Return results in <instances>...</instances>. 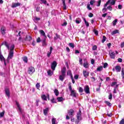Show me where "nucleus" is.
<instances>
[{
	"label": "nucleus",
	"instance_id": "f257e3e1",
	"mask_svg": "<svg viewBox=\"0 0 124 124\" xmlns=\"http://www.w3.org/2000/svg\"><path fill=\"white\" fill-rule=\"evenodd\" d=\"M69 90L71 93V96H73V97H76V96H77V93H76V91L72 90V87L71 85L69 86Z\"/></svg>",
	"mask_w": 124,
	"mask_h": 124
},
{
	"label": "nucleus",
	"instance_id": "f03ea898",
	"mask_svg": "<svg viewBox=\"0 0 124 124\" xmlns=\"http://www.w3.org/2000/svg\"><path fill=\"white\" fill-rule=\"evenodd\" d=\"M117 0H108L104 5V7H107V5L110 3L111 5H115Z\"/></svg>",
	"mask_w": 124,
	"mask_h": 124
},
{
	"label": "nucleus",
	"instance_id": "7ed1b4c3",
	"mask_svg": "<svg viewBox=\"0 0 124 124\" xmlns=\"http://www.w3.org/2000/svg\"><path fill=\"white\" fill-rule=\"evenodd\" d=\"M35 71V69H34V67L32 66H31L28 68V73L30 74V75H32V74H33Z\"/></svg>",
	"mask_w": 124,
	"mask_h": 124
},
{
	"label": "nucleus",
	"instance_id": "20e7f679",
	"mask_svg": "<svg viewBox=\"0 0 124 124\" xmlns=\"http://www.w3.org/2000/svg\"><path fill=\"white\" fill-rule=\"evenodd\" d=\"M5 93L6 95L8 96V98L10 97V91H9V88H5Z\"/></svg>",
	"mask_w": 124,
	"mask_h": 124
},
{
	"label": "nucleus",
	"instance_id": "39448f33",
	"mask_svg": "<svg viewBox=\"0 0 124 124\" xmlns=\"http://www.w3.org/2000/svg\"><path fill=\"white\" fill-rule=\"evenodd\" d=\"M68 114L70 118H72L74 116V110L73 109H70L68 111Z\"/></svg>",
	"mask_w": 124,
	"mask_h": 124
},
{
	"label": "nucleus",
	"instance_id": "423d86ee",
	"mask_svg": "<svg viewBox=\"0 0 124 124\" xmlns=\"http://www.w3.org/2000/svg\"><path fill=\"white\" fill-rule=\"evenodd\" d=\"M57 66V62L56 61H54L51 63V69L54 71L55 69H56V67Z\"/></svg>",
	"mask_w": 124,
	"mask_h": 124
},
{
	"label": "nucleus",
	"instance_id": "0eeeda50",
	"mask_svg": "<svg viewBox=\"0 0 124 124\" xmlns=\"http://www.w3.org/2000/svg\"><path fill=\"white\" fill-rule=\"evenodd\" d=\"M83 75L85 78H88V77H89V75H90V72L86 70H83Z\"/></svg>",
	"mask_w": 124,
	"mask_h": 124
},
{
	"label": "nucleus",
	"instance_id": "6e6552de",
	"mask_svg": "<svg viewBox=\"0 0 124 124\" xmlns=\"http://www.w3.org/2000/svg\"><path fill=\"white\" fill-rule=\"evenodd\" d=\"M14 54V51H10L9 52V55L7 58V60H9L10 59H12V58H13Z\"/></svg>",
	"mask_w": 124,
	"mask_h": 124
},
{
	"label": "nucleus",
	"instance_id": "1a4fd4ad",
	"mask_svg": "<svg viewBox=\"0 0 124 124\" xmlns=\"http://www.w3.org/2000/svg\"><path fill=\"white\" fill-rule=\"evenodd\" d=\"M0 31L3 35L5 34V31H6V28L4 26H2L0 29Z\"/></svg>",
	"mask_w": 124,
	"mask_h": 124
},
{
	"label": "nucleus",
	"instance_id": "9d476101",
	"mask_svg": "<svg viewBox=\"0 0 124 124\" xmlns=\"http://www.w3.org/2000/svg\"><path fill=\"white\" fill-rule=\"evenodd\" d=\"M16 102V105L18 111H19V112H20V113H22V108H21V106H20V104H19V102H18V101H15Z\"/></svg>",
	"mask_w": 124,
	"mask_h": 124
},
{
	"label": "nucleus",
	"instance_id": "9b49d317",
	"mask_svg": "<svg viewBox=\"0 0 124 124\" xmlns=\"http://www.w3.org/2000/svg\"><path fill=\"white\" fill-rule=\"evenodd\" d=\"M84 92L86 93H90V87L88 85H86L84 87Z\"/></svg>",
	"mask_w": 124,
	"mask_h": 124
},
{
	"label": "nucleus",
	"instance_id": "f8f14e48",
	"mask_svg": "<svg viewBox=\"0 0 124 124\" xmlns=\"http://www.w3.org/2000/svg\"><path fill=\"white\" fill-rule=\"evenodd\" d=\"M21 5V3L17 2V3H13L12 4V7L13 8H15V7H17V6H20Z\"/></svg>",
	"mask_w": 124,
	"mask_h": 124
},
{
	"label": "nucleus",
	"instance_id": "ddd939ff",
	"mask_svg": "<svg viewBox=\"0 0 124 124\" xmlns=\"http://www.w3.org/2000/svg\"><path fill=\"white\" fill-rule=\"evenodd\" d=\"M39 32L41 35H42V36H44V38H47V36L45 34V32H44L43 30H40Z\"/></svg>",
	"mask_w": 124,
	"mask_h": 124
},
{
	"label": "nucleus",
	"instance_id": "4468645a",
	"mask_svg": "<svg viewBox=\"0 0 124 124\" xmlns=\"http://www.w3.org/2000/svg\"><path fill=\"white\" fill-rule=\"evenodd\" d=\"M109 55L110 56V58L111 59H115V52H112V51H109Z\"/></svg>",
	"mask_w": 124,
	"mask_h": 124
},
{
	"label": "nucleus",
	"instance_id": "2eb2a0df",
	"mask_svg": "<svg viewBox=\"0 0 124 124\" xmlns=\"http://www.w3.org/2000/svg\"><path fill=\"white\" fill-rule=\"evenodd\" d=\"M64 78H65V75L62 74L59 76V80L62 82L64 80Z\"/></svg>",
	"mask_w": 124,
	"mask_h": 124
},
{
	"label": "nucleus",
	"instance_id": "dca6fc26",
	"mask_svg": "<svg viewBox=\"0 0 124 124\" xmlns=\"http://www.w3.org/2000/svg\"><path fill=\"white\" fill-rule=\"evenodd\" d=\"M0 60L1 61V62H4V63L5 65H6V62H5V59H4V57H3V56L2 55L0 54Z\"/></svg>",
	"mask_w": 124,
	"mask_h": 124
},
{
	"label": "nucleus",
	"instance_id": "f3484780",
	"mask_svg": "<svg viewBox=\"0 0 124 124\" xmlns=\"http://www.w3.org/2000/svg\"><path fill=\"white\" fill-rule=\"evenodd\" d=\"M61 73L64 75H65V73H66V68L65 67H63L61 70Z\"/></svg>",
	"mask_w": 124,
	"mask_h": 124
},
{
	"label": "nucleus",
	"instance_id": "a211bd4d",
	"mask_svg": "<svg viewBox=\"0 0 124 124\" xmlns=\"http://www.w3.org/2000/svg\"><path fill=\"white\" fill-rule=\"evenodd\" d=\"M85 60H86V59H84V62L85 61ZM83 66L85 68H89V62H84L83 63Z\"/></svg>",
	"mask_w": 124,
	"mask_h": 124
},
{
	"label": "nucleus",
	"instance_id": "6ab92c4d",
	"mask_svg": "<svg viewBox=\"0 0 124 124\" xmlns=\"http://www.w3.org/2000/svg\"><path fill=\"white\" fill-rule=\"evenodd\" d=\"M121 69H122V67H121L119 65H117L115 66V70H116L117 72H120L121 71Z\"/></svg>",
	"mask_w": 124,
	"mask_h": 124
},
{
	"label": "nucleus",
	"instance_id": "aec40b11",
	"mask_svg": "<svg viewBox=\"0 0 124 124\" xmlns=\"http://www.w3.org/2000/svg\"><path fill=\"white\" fill-rule=\"evenodd\" d=\"M47 75L48 76H52L54 74V72L51 70H49L47 71Z\"/></svg>",
	"mask_w": 124,
	"mask_h": 124
},
{
	"label": "nucleus",
	"instance_id": "412c9836",
	"mask_svg": "<svg viewBox=\"0 0 124 124\" xmlns=\"http://www.w3.org/2000/svg\"><path fill=\"white\" fill-rule=\"evenodd\" d=\"M42 43L43 46H47V44H46V38H44V39L42 40Z\"/></svg>",
	"mask_w": 124,
	"mask_h": 124
},
{
	"label": "nucleus",
	"instance_id": "4be33fe9",
	"mask_svg": "<svg viewBox=\"0 0 124 124\" xmlns=\"http://www.w3.org/2000/svg\"><path fill=\"white\" fill-rule=\"evenodd\" d=\"M119 33V30H116L113 31L111 33V35H114V34H117V33Z\"/></svg>",
	"mask_w": 124,
	"mask_h": 124
},
{
	"label": "nucleus",
	"instance_id": "5701e85b",
	"mask_svg": "<svg viewBox=\"0 0 124 124\" xmlns=\"http://www.w3.org/2000/svg\"><path fill=\"white\" fill-rule=\"evenodd\" d=\"M77 120L78 121H81V113L80 112L78 113L77 115Z\"/></svg>",
	"mask_w": 124,
	"mask_h": 124
},
{
	"label": "nucleus",
	"instance_id": "b1692460",
	"mask_svg": "<svg viewBox=\"0 0 124 124\" xmlns=\"http://www.w3.org/2000/svg\"><path fill=\"white\" fill-rule=\"evenodd\" d=\"M48 111H49V108H47L44 110V114L46 116L48 113Z\"/></svg>",
	"mask_w": 124,
	"mask_h": 124
},
{
	"label": "nucleus",
	"instance_id": "393cba45",
	"mask_svg": "<svg viewBox=\"0 0 124 124\" xmlns=\"http://www.w3.org/2000/svg\"><path fill=\"white\" fill-rule=\"evenodd\" d=\"M111 87H114V86H116L115 88H118L119 85L117 84V82H114L111 83L110 85Z\"/></svg>",
	"mask_w": 124,
	"mask_h": 124
},
{
	"label": "nucleus",
	"instance_id": "a878e982",
	"mask_svg": "<svg viewBox=\"0 0 124 124\" xmlns=\"http://www.w3.org/2000/svg\"><path fill=\"white\" fill-rule=\"evenodd\" d=\"M105 103H106V104H107L108 107H111V106H112V104H111V103H110L109 101H105Z\"/></svg>",
	"mask_w": 124,
	"mask_h": 124
},
{
	"label": "nucleus",
	"instance_id": "bb28decb",
	"mask_svg": "<svg viewBox=\"0 0 124 124\" xmlns=\"http://www.w3.org/2000/svg\"><path fill=\"white\" fill-rule=\"evenodd\" d=\"M82 22V20H81V18H78L76 19V24H80Z\"/></svg>",
	"mask_w": 124,
	"mask_h": 124
},
{
	"label": "nucleus",
	"instance_id": "cd10ccee",
	"mask_svg": "<svg viewBox=\"0 0 124 124\" xmlns=\"http://www.w3.org/2000/svg\"><path fill=\"white\" fill-rule=\"evenodd\" d=\"M54 93L55 95H56V96H58V95H59V94H60V93L59 92V90H58L57 89H55L54 91Z\"/></svg>",
	"mask_w": 124,
	"mask_h": 124
},
{
	"label": "nucleus",
	"instance_id": "c85d7f7f",
	"mask_svg": "<svg viewBox=\"0 0 124 124\" xmlns=\"http://www.w3.org/2000/svg\"><path fill=\"white\" fill-rule=\"evenodd\" d=\"M55 35L56 36L54 38V40H57V39H58L59 38H60V37H61L60 35H58V33H56Z\"/></svg>",
	"mask_w": 124,
	"mask_h": 124
},
{
	"label": "nucleus",
	"instance_id": "c756f323",
	"mask_svg": "<svg viewBox=\"0 0 124 124\" xmlns=\"http://www.w3.org/2000/svg\"><path fill=\"white\" fill-rule=\"evenodd\" d=\"M15 48V45H12L10 47V51H12V52H14Z\"/></svg>",
	"mask_w": 124,
	"mask_h": 124
},
{
	"label": "nucleus",
	"instance_id": "7c9ffc66",
	"mask_svg": "<svg viewBox=\"0 0 124 124\" xmlns=\"http://www.w3.org/2000/svg\"><path fill=\"white\" fill-rule=\"evenodd\" d=\"M103 69V67L100 66L97 68V71H101Z\"/></svg>",
	"mask_w": 124,
	"mask_h": 124
},
{
	"label": "nucleus",
	"instance_id": "2f4dec72",
	"mask_svg": "<svg viewBox=\"0 0 124 124\" xmlns=\"http://www.w3.org/2000/svg\"><path fill=\"white\" fill-rule=\"evenodd\" d=\"M41 98L43 99V100H47V97L46 95H42L41 96Z\"/></svg>",
	"mask_w": 124,
	"mask_h": 124
},
{
	"label": "nucleus",
	"instance_id": "473e14b6",
	"mask_svg": "<svg viewBox=\"0 0 124 124\" xmlns=\"http://www.w3.org/2000/svg\"><path fill=\"white\" fill-rule=\"evenodd\" d=\"M69 47H71V48H72L73 49L75 47V46H74V44L72 43H70L69 44Z\"/></svg>",
	"mask_w": 124,
	"mask_h": 124
},
{
	"label": "nucleus",
	"instance_id": "72a5a7b5",
	"mask_svg": "<svg viewBox=\"0 0 124 124\" xmlns=\"http://www.w3.org/2000/svg\"><path fill=\"white\" fill-rule=\"evenodd\" d=\"M117 23H118V20L115 19L112 22L113 26H116L117 25Z\"/></svg>",
	"mask_w": 124,
	"mask_h": 124
},
{
	"label": "nucleus",
	"instance_id": "f704fd0d",
	"mask_svg": "<svg viewBox=\"0 0 124 124\" xmlns=\"http://www.w3.org/2000/svg\"><path fill=\"white\" fill-rule=\"evenodd\" d=\"M23 60L24 61V62H28V58L27 57H23Z\"/></svg>",
	"mask_w": 124,
	"mask_h": 124
},
{
	"label": "nucleus",
	"instance_id": "c9c22d12",
	"mask_svg": "<svg viewBox=\"0 0 124 124\" xmlns=\"http://www.w3.org/2000/svg\"><path fill=\"white\" fill-rule=\"evenodd\" d=\"M106 41V37L105 36H103V39L102 40V43H104Z\"/></svg>",
	"mask_w": 124,
	"mask_h": 124
},
{
	"label": "nucleus",
	"instance_id": "e433bc0d",
	"mask_svg": "<svg viewBox=\"0 0 124 124\" xmlns=\"http://www.w3.org/2000/svg\"><path fill=\"white\" fill-rule=\"evenodd\" d=\"M78 92L79 93H83L84 92V89L82 87H79L78 88Z\"/></svg>",
	"mask_w": 124,
	"mask_h": 124
},
{
	"label": "nucleus",
	"instance_id": "4c0bfd02",
	"mask_svg": "<svg viewBox=\"0 0 124 124\" xmlns=\"http://www.w3.org/2000/svg\"><path fill=\"white\" fill-rule=\"evenodd\" d=\"M96 49H97V46H96V45H94L92 47V50L93 51H95Z\"/></svg>",
	"mask_w": 124,
	"mask_h": 124
},
{
	"label": "nucleus",
	"instance_id": "58836bf2",
	"mask_svg": "<svg viewBox=\"0 0 124 124\" xmlns=\"http://www.w3.org/2000/svg\"><path fill=\"white\" fill-rule=\"evenodd\" d=\"M57 100L59 102L62 101V97H60L57 98Z\"/></svg>",
	"mask_w": 124,
	"mask_h": 124
},
{
	"label": "nucleus",
	"instance_id": "ea45409f",
	"mask_svg": "<svg viewBox=\"0 0 124 124\" xmlns=\"http://www.w3.org/2000/svg\"><path fill=\"white\" fill-rule=\"evenodd\" d=\"M4 45L6 46V47H7V49L9 50L10 47H9V46L8 45V44H7V42H5Z\"/></svg>",
	"mask_w": 124,
	"mask_h": 124
},
{
	"label": "nucleus",
	"instance_id": "a19ab883",
	"mask_svg": "<svg viewBox=\"0 0 124 124\" xmlns=\"http://www.w3.org/2000/svg\"><path fill=\"white\" fill-rule=\"evenodd\" d=\"M36 88L39 90V88H40V83H37L36 84Z\"/></svg>",
	"mask_w": 124,
	"mask_h": 124
},
{
	"label": "nucleus",
	"instance_id": "79ce46f5",
	"mask_svg": "<svg viewBox=\"0 0 124 124\" xmlns=\"http://www.w3.org/2000/svg\"><path fill=\"white\" fill-rule=\"evenodd\" d=\"M121 75H122V77H124V68H122V69Z\"/></svg>",
	"mask_w": 124,
	"mask_h": 124
},
{
	"label": "nucleus",
	"instance_id": "37998d69",
	"mask_svg": "<svg viewBox=\"0 0 124 124\" xmlns=\"http://www.w3.org/2000/svg\"><path fill=\"white\" fill-rule=\"evenodd\" d=\"M67 75H69V76H72V74L71 73V71L69 70L67 72Z\"/></svg>",
	"mask_w": 124,
	"mask_h": 124
},
{
	"label": "nucleus",
	"instance_id": "c03bdc74",
	"mask_svg": "<svg viewBox=\"0 0 124 124\" xmlns=\"http://www.w3.org/2000/svg\"><path fill=\"white\" fill-rule=\"evenodd\" d=\"M51 103H57V101L55 98H53L51 100Z\"/></svg>",
	"mask_w": 124,
	"mask_h": 124
},
{
	"label": "nucleus",
	"instance_id": "a18cd8bd",
	"mask_svg": "<svg viewBox=\"0 0 124 124\" xmlns=\"http://www.w3.org/2000/svg\"><path fill=\"white\" fill-rule=\"evenodd\" d=\"M37 43H39L40 42H41V39H40V37H38V38L36 40Z\"/></svg>",
	"mask_w": 124,
	"mask_h": 124
},
{
	"label": "nucleus",
	"instance_id": "49530a36",
	"mask_svg": "<svg viewBox=\"0 0 124 124\" xmlns=\"http://www.w3.org/2000/svg\"><path fill=\"white\" fill-rule=\"evenodd\" d=\"M112 98H113V95H112L111 93H109V95L108 96V99H112Z\"/></svg>",
	"mask_w": 124,
	"mask_h": 124
},
{
	"label": "nucleus",
	"instance_id": "de8ad7c7",
	"mask_svg": "<svg viewBox=\"0 0 124 124\" xmlns=\"http://www.w3.org/2000/svg\"><path fill=\"white\" fill-rule=\"evenodd\" d=\"M62 4L64 9H66V5L65 4V2H62Z\"/></svg>",
	"mask_w": 124,
	"mask_h": 124
},
{
	"label": "nucleus",
	"instance_id": "09e8293b",
	"mask_svg": "<svg viewBox=\"0 0 124 124\" xmlns=\"http://www.w3.org/2000/svg\"><path fill=\"white\" fill-rule=\"evenodd\" d=\"M52 124H56V119L52 118Z\"/></svg>",
	"mask_w": 124,
	"mask_h": 124
},
{
	"label": "nucleus",
	"instance_id": "8fccbe9b",
	"mask_svg": "<svg viewBox=\"0 0 124 124\" xmlns=\"http://www.w3.org/2000/svg\"><path fill=\"white\" fill-rule=\"evenodd\" d=\"M107 11V8H104L103 9H102V12L103 13H105V12H106Z\"/></svg>",
	"mask_w": 124,
	"mask_h": 124
},
{
	"label": "nucleus",
	"instance_id": "3c124183",
	"mask_svg": "<svg viewBox=\"0 0 124 124\" xmlns=\"http://www.w3.org/2000/svg\"><path fill=\"white\" fill-rule=\"evenodd\" d=\"M107 9H108V10H110V11H112V6H108Z\"/></svg>",
	"mask_w": 124,
	"mask_h": 124
},
{
	"label": "nucleus",
	"instance_id": "603ef678",
	"mask_svg": "<svg viewBox=\"0 0 124 124\" xmlns=\"http://www.w3.org/2000/svg\"><path fill=\"white\" fill-rule=\"evenodd\" d=\"M87 28L90 27V24H89V22L88 21H85V22H84Z\"/></svg>",
	"mask_w": 124,
	"mask_h": 124
},
{
	"label": "nucleus",
	"instance_id": "864d4df0",
	"mask_svg": "<svg viewBox=\"0 0 124 124\" xmlns=\"http://www.w3.org/2000/svg\"><path fill=\"white\" fill-rule=\"evenodd\" d=\"M41 1H42V3H44V4H46L47 3V1L46 0H41Z\"/></svg>",
	"mask_w": 124,
	"mask_h": 124
},
{
	"label": "nucleus",
	"instance_id": "5fc2aeb1",
	"mask_svg": "<svg viewBox=\"0 0 124 124\" xmlns=\"http://www.w3.org/2000/svg\"><path fill=\"white\" fill-rule=\"evenodd\" d=\"M79 63L81 64V65H83V59L80 58L79 59Z\"/></svg>",
	"mask_w": 124,
	"mask_h": 124
},
{
	"label": "nucleus",
	"instance_id": "6e6d98bb",
	"mask_svg": "<svg viewBox=\"0 0 124 124\" xmlns=\"http://www.w3.org/2000/svg\"><path fill=\"white\" fill-rule=\"evenodd\" d=\"M51 54H52V52L50 51L47 52V56L48 57V58H50V56H51Z\"/></svg>",
	"mask_w": 124,
	"mask_h": 124
},
{
	"label": "nucleus",
	"instance_id": "4d7b16f0",
	"mask_svg": "<svg viewBox=\"0 0 124 124\" xmlns=\"http://www.w3.org/2000/svg\"><path fill=\"white\" fill-rule=\"evenodd\" d=\"M98 4L97 5V6H100V4L101 3V0H99L98 2H97Z\"/></svg>",
	"mask_w": 124,
	"mask_h": 124
},
{
	"label": "nucleus",
	"instance_id": "13d9d810",
	"mask_svg": "<svg viewBox=\"0 0 124 124\" xmlns=\"http://www.w3.org/2000/svg\"><path fill=\"white\" fill-rule=\"evenodd\" d=\"M87 9L88 10H92V8L91 7V5L90 4L87 5Z\"/></svg>",
	"mask_w": 124,
	"mask_h": 124
},
{
	"label": "nucleus",
	"instance_id": "bf43d9fd",
	"mask_svg": "<svg viewBox=\"0 0 124 124\" xmlns=\"http://www.w3.org/2000/svg\"><path fill=\"white\" fill-rule=\"evenodd\" d=\"M89 17H90V18H92V17H93V13H90L89 14Z\"/></svg>",
	"mask_w": 124,
	"mask_h": 124
},
{
	"label": "nucleus",
	"instance_id": "052dcab7",
	"mask_svg": "<svg viewBox=\"0 0 124 124\" xmlns=\"http://www.w3.org/2000/svg\"><path fill=\"white\" fill-rule=\"evenodd\" d=\"M107 66H108V63H105L104 64V66H103L104 68H106V67H107Z\"/></svg>",
	"mask_w": 124,
	"mask_h": 124
},
{
	"label": "nucleus",
	"instance_id": "680f3d73",
	"mask_svg": "<svg viewBox=\"0 0 124 124\" xmlns=\"http://www.w3.org/2000/svg\"><path fill=\"white\" fill-rule=\"evenodd\" d=\"M94 2H95V0H91L90 1V4L91 5H93V4L94 3Z\"/></svg>",
	"mask_w": 124,
	"mask_h": 124
},
{
	"label": "nucleus",
	"instance_id": "e2e57ef3",
	"mask_svg": "<svg viewBox=\"0 0 124 124\" xmlns=\"http://www.w3.org/2000/svg\"><path fill=\"white\" fill-rule=\"evenodd\" d=\"M67 25V22H64L63 24H62V26L63 27H65Z\"/></svg>",
	"mask_w": 124,
	"mask_h": 124
},
{
	"label": "nucleus",
	"instance_id": "0e129e2a",
	"mask_svg": "<svg viewBox=\"0 0 124 124\" xmlns=\"http://www.w3.org/2000/svg\"><path fill=\"white\" fill-rule=\"evenodd\" d=\"M94 33H95V34L96 35H98V31H97L94 30Z\"/></svg>",
	"mask_w": 124,
	"mask_h": 124
},
{
	"label": "nucleus",
	"instance_id": "69168bd1",
	"mask_svg": "<svg viewBox=\"0 0 124 124\" xmlns=\"http://www.w3.org/2000/svg\"><path fill=\"white\" fill-rule=\"evenodd\" d=\"M118 62H123V59H122V58H118Z\"/></svg>",
	"mask_w": 124,
	"mask_h": 124
},
{
	"label": "nucleus",
	"instance_id": "338daca9",
	"mask_svg": "<svg viewBox=\"0 0 124 124\" xmlns=\"http://www.w3.org/2000/svg\"><path fill=\"white\" fill-rule=\"evenodd\" d=\"M4 116V112H2L0 113V117H2Z\"/></svg>",
	"mask_w": 124,
	"mask_h": 124
},
{
	"label": "nucleus",
	"instance_id": "774afa93",
	"mask_svg": "<svg viewBox=\"0 0 124 124\" xmlns=\"http://www.w3.org/2000/svg\"><path fill=\"white\" fill-rule=\"evenodd\" d=\"M120 124H124V120L122 119L120 122Z\"/></svg>",
	"mask_w": 124,
	"mask_h": 124
}]
</instances>
